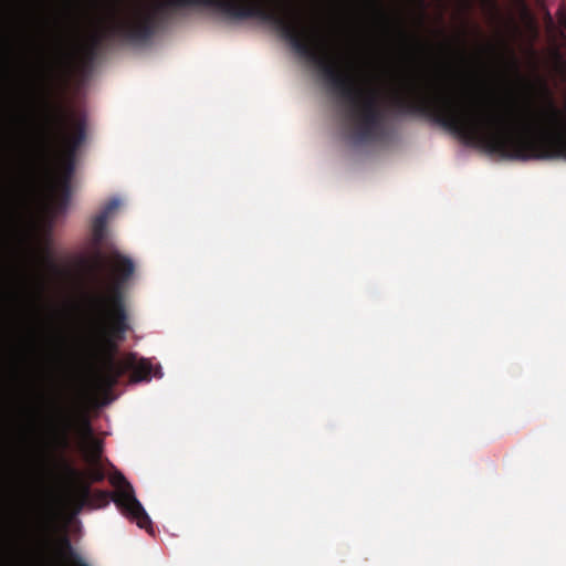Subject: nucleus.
Wrapping results in <instances>:
<instances>
[{
  "label": "nucleus",
  "mask_w": 566,
  "mask_h": 566,
  "mask_svg": "<svg viewBox=\"0 0 566 566\" xmlns=\"http://www.w3.org/2000/svg\"><path fill=\"white\" fill-rule=\"evenodd\" d=\"M400 77L389 99L390 109L401 116L426 118L460 140V29L453 34V70L449 78L437 63L421 66Z\"/></svg>",
  "instance_id": "nucleus-3"
},
{
  "label": "nucleus",
  "mask_w": 566,
  "mask_h": 566,
  "mask_svg": "<svg viewBox=\"0 0 566 566\" xmlns=\"http://www.w3.org/2000/svg\"><path fill=\"white\" fill-rule=\"evenodd\" d=\"M474 2L493 24L501 20L497 0H462V145H475L484 151L506 159H566V111L553 96L546 78L534 61L535 86L542 103L536 112L522 113L515 98L500 96L493 90L494 80L503 78L493 59L518 74L517 61L505 41L502 52L488 43L480 65L481 94L471 116L467 112L468 15Z\"/></svg>",
  "instance_id": "nucleus-1"
},
{
  "label": "nucleus",
  "mask_w": 566,
  "mask_h": 566,
  "mask_svg": "<svg viewBox=\"0 0 566 566\" xmlns=\"http://www.w3.org/2000/svg\"><path fill=\"white\" fill-rule=\"evenodd\" d=\"M455 1V4H454V19L457 20L459 14H460V0H454Z\"/></svg>",
  "instance_id": "nucleus-16"
},
{
  "label": "nucleus",
  "mask_w": 566,
  "mask_h": 566,
  "mask_svg": "<svg viewBox=\"0 0 566 566\" xmlns=\"http://www.w3.org/2000/svg\"><path fill=\"white\" fill-rule=\"evenodd\" d=\"M67 475L73 484L66 495V504L73 514L81 513L85 507L94 510L105 507L113 500L115 505L127 518L135 521L138 527L148 532L153 531L151 520L142 503L137 500L133 485L123 474L113 479L116 490L113 494L107 491L96 490L92 492L90 482L83 479V474L69 463L64 464Z\"/></svg>",
  "instance_id": "nucleus-5"
},
{
  "label": "nucleus",
  "mask_w": 566,
  "mask_h": 566,
  "mask_svg": "<svg viewBox=\"0 0 566 566\" xmlns=\"http://www.w3.org/2000/svg\"><path fill=\"white\" fill-rule=\"evenodd\" d=\"M51 138L63 150L65 160L60 175L51 187L49 208L53 216L64 212L71 198V180L74 172V156L86 137V119L82 114H67L55 108L51 120Z\"/></svg>",
  "instance_id": "nucleus-6"
},
{
  "label": "nucleus",
  "mask_w": 566,
  "mask_h": 566,
  "mask_svg": "<svg viewBox=\"0 0 566 566\" xmlns=\"http://www.w3.org/2000/svg\"><path fill=\"white\" fill-rule=\"evenodd\" d=\"M191 7L211 9L229 20L259 19L272 25L301 57L314 66V31L290 6L277 10L270 8L265 0H158L150 7L136 8L132 18H119L118 9L114 7L112 22L93 33L84 45V59L93 62L106 39L117 36L130 42L147 41L171 12Z\"/></svg>",
  "instance_id": "nucleus-2"
},
{
  "label": "nucleus",
  "mask_w": 566,
  "mask_h": 566,
  "mask_svg": "<svg viewBox=\"0 0 566 566\" xmlns=\"http://www.w3.org/2000/svg\"><path fill=\"white\" fill-rule=\"evenodd\" d=\"M559 24L566 30V8L562 6L557 12Z\"/></svg>",
  "instance_id": "nucleus-11"
},
{
  "label": "nucleus",
  "mask_w": 566,
  "mask_h": 566,
  "mask_svg": "<svg viewBox=\"0 0 566 566\" xmlns=\"http://www.w3.org/2000/svg\"><path fill=\"white\" fill-rule=\"evenodd\" d=\"M83 430H84V432H85V434H86L87 437H90V438L92 437V428H91L90 422H88V421H86V420H85V421H84V423H83Z\"/></svg>",
  "instance_id": "nucleus-15"
},
{
  "label": "nucleus",
  "mask_w": 566,
  "mask_h": 566,
  "mask_svg": "<svg viewBox=\"0 0 566 566\" xmlns=\"http://www.w3.org/2000/svg\"><path fill=\"white\" fill-rule=\"evenodd\" d=\"M104 478H105V475L102 470H95L91 475V479L93 482H101L104 480Z\"/></svg>",
  "instance_id": "nucleus-12"
},
{
  "label": "nucleus",
  "mask_w": 566,
  "mask_h": 566,
  "mask_svg": "<svg viewBox=\"0 0 566 566\" xmlns=\"http://www.w3.org/2000/svg\"><path fill=\"white\" fill-rule=\"evenodd\" d=\"M44 261L52 264V261H51V258L49 255V253L44 256Z\"/></svg>",
  "instance_id": "nucleus-19"
},
{
  "label": "nucleus",
  "mask_w": 566,
  "mask_h": 566,
  "mask_svg": "<svg viewBox=\"0 0 566 566\" xmlns=\"http://www.w3.org/2000/svg\"><path fill=\"white\" fill-rule=\"evenodd\" d=\"M88 458L92 462L99 461L103 453L102 442L95 439H92L87 446Z\"/></svg>",
  "instance_id": "nucleus-9"
},
{
  "label": "nucleus",
  "mask_w": 566,
  "mask_h": 566,
  "mask_svg": "<svg viewBox=\"0 0 566 566\" xmlns=\"http://www.w3.org/2000/svg\"><path fill=\"white\" fill-rule=\"evenodd\" d=\"M105 270V263H104V260L101 255H97L94 264H93V271L96 275V277L99 279V276L102 275V273L104 272Z\"/></svg>",
  "instance_id": "nucleus-10"
},
{
  "label": "nucleus",
  "mask_w": 566,
  "mask_h": 566,
  "mask_svg": "<svg viewBox=\"0 0 566 566\" xmlns=\"http://www.w3.org/2000/svg\"><path fill=\"white\" fill-rule=\"evenodd\" d=\"M399 34H400V36H401L403 40H406V39H407V34H406V32H405L401 28H399Z\"/></svg>",
  "instance_id": "nucleus-17"
},
{
  "label": "nucleus",
  "mask_w": 566,
  "mask_h": 566,
  "mask_svg": "<svg viewBox=\"0 0 566 566\" xmlns=\"http://www.w3.org/2000/svg\"><path fill=\"white\" fill-rule=\"evenodd\" d=\"M113 268L116 273L109 294H97L91 300L95 327L101 336L103 350L98 364L92 373V385L102 394H107L117 385L119 378L132 373L135 381L149 380L151 365L147 359L137 360L130 354L125 359H117L114 355L116 340L124 339L128 329L127 312L122 295L123 284L133 275L135 265L133 261L119 252L112 254Z\"/></svg>",
  "instance_id": "nucleus-4"
},
{
  "label": "nucleus",
  "mask_w": 566,
  "mask_h": 566,
  "mask_svg": "<svg viewBox=\"0 0 566 566\" xmlns=\"http://www.w3.org/2000/svg\"><path fill=\"white\" fill-rule=\"evenodd\" d=\"M416 49L418 53H421L422 55H428V48L418 40L416 41Z\"/></svg>",
  "instance_id": "nucleus-13"
},
{
  "label": "nucleus",
  "mask_w": 566,
  "mask_h": 566,
  "mask_svg": "<svg viewBox=\"0 0 566 566\" xmlns=\"http://www.w3.org/2000/svg\"><path fill=\"white\" fill-rule=\"evenodd\" d=\"M63 443H64V446H66V443H67L66 438H63Z\"/></svg>",
  "instance_id": "nucleus-21"
},
{
  "label": "nucleus",
  "mask_w": 566,
  "mask_h": 566,
  "mask_svg": "<svg viewBox=\"0 0 566 566\" xmlns=\"http://www.w3.org/2000/svg\"><path fill=\"white\" fill-rule=\"evenodd\" d=\"M373 6H375V7H376L377 12H378V14H379L380 19H381L386 24H388V18H387V15L384 13V11L379 8L378 2L373 1Z\"/></svg>",
  "instance_id": "nucleus-14"
},
{
  "label": "nucleus",
  "mask_w": 566,
  "mask_h": 566,
  "mask_svg": "<svg viewBox=\"0 0 566 566\" xmlns=\"http://www.w3.org/2000/svg\"><path fill=\"white\" fill-rule=\"evenodd\" d=\"M547 19H548V23H549L551 25H553V20H552V17H551V14H549V13L547 14Z\"/></svg>",
  "instance_id": "nucleus-20"
},
{
  "label": "nucleus",
  "mask_w": 566,
  "mask_h": 566,
  "mask_svg": "<svg viewBox=\"0 0 566 566\" xmlns=\"http://www.w3.org/2000/svg\"><path fill=\"white\" fill-rule=\"evenodd\" d=\"M119 203L120 202L118 199L109 200L101 210V212L94 217L92 222V230L96 241L103 239L108 219L118 209Z\"/></svg>",
  "instance_id": "nucleus-7"
},
{
  "label": "nucleus",
  "mask_w": 566,
  "mask_h": 566,
  "mask_svg": "<svg viewBox=\"0 0 566 566\" xmlns=\"http://www.w3.org/2000/svg\"><path fill=\"white\" fill-rule=\"evenodd\" d=\"M59 555L72 566H88L73 548L69 537L63 536L59 542Z\"/></svg>",
  "instance_id": "nucleus-8"
},
{
  "label": "nucleus",
  "mask_w": 566,
  "mask_h": 566,
  "mask_svg": "<svg viewBox=\"0 0 566 566\" xmlns=\"http://www.w3.org/2000/svg\"><path fill=\"white\" fill-rule=\"evenodd\" d=\"M530 52H531L532 57H533V59H536V56H537V52H536L534 49H531V51H530Z\"/></svg>",
  "instance_id": "nucleus-18"
}]
</instances>
